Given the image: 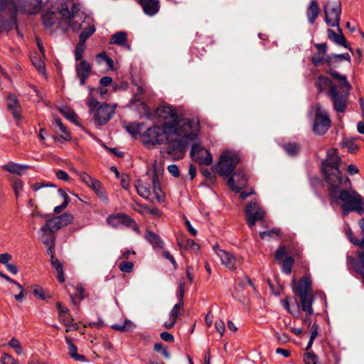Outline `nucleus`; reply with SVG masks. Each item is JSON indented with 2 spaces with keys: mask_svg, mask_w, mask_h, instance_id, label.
Segmentation results:
<instances>
[{
  "mask_svg": "<svg viewBox=\"0 0 364 364\" xmlns=\"http://www.w3.org/2000/svg\"><path fill=\"white\" fill-rule=\"evenodd\" d=\"M341 158L335 149L327 151L326 159L322 163V171L326 182L331 187V196L336 197L341 202V208L343 216L350 212L359 213L363 197L353 189H341L340 188L350 186L351 183L348 177L343 178L339 169Z\"/></svg>",
  "mask_w": 364,
  "mask_h": 364,
  "instance_id": "obj_1",
  "label": "nucleus"
},
{
  "mask_svg": "<svg viewBox=\"0 0 364 364\" xmlns=\"http://www.w3.org/2000/svg\"><path fill=\"white\" fill-rule=\"evenodd\" d=\"M173 124L164 123L161 127L154 126L148 128L141 135L143 143L147 146L161 144L165 141L172 151L182 152L191 142L184 138V133L178 132Z\"/></svg>",
  "mask_w": 364,
  "mask_h": 364,
  "instance_id": "obj_2",
  "label": "nucleus"
},
{
  "mask_svg": "<svg viewBox=\"0 0 364 364\" xmlns=\"http://www.w3.org/2000/svg\"><path fill=\"white\" fill-rule=\"evenodd\" d=\"M159 117L166 120L164 123L173 124L177 127L178 132L184 134V138L193 141L200 130L199 122L194 119H180L176 109L171 106H161L156 109Z\"/></svg>",
  "mask_w": 364,
  "mask_h": 364,
  "instance_id": "obj_3",
  "label": "nucleus"
},
{
  "mask_svg": "<svg viewBox=\"0 0 364 364\" xmlns=\"http://www.w3.org/2000/svg\"><path fill=\"white\" fill-rule=\"evenodd\" d=\"M87 105L92 119L100 126L105 125L110 120L116 108V105L111 106L107 103H100L92 97L87 100Z\"/></svg>",
  "mask_w": 364,
  "mask_h": 364,
  "instance_id": "obj_4",
  "label": "nucleus"
},
{
  "mask_svg": "<svg viewBox=\"0 0 364 364\" xmlns=\"http://www.w3.org/2000/svg\"><path fill=\"white\" fill-rule=\"evenodd\" d=\"M152 188L149 183L141 180L135 181L134 185L137 193L146 200H152L155 198L159 202H161L164 199L159 179L156 175H154L151 179Z\"/></svg>",
  "mask_w": 364,
  "mask_h": 364,
  "instance_id": "obj_5",
  "label": "nucleus"
},
{
  "mask_svg": "<svg viewBox=\"0 0 364 364\" xmlns=\"http://www.w3.org/2000/svg\"><path fill=\"white\" fill-rule=\"evenodd\" d=\"M60 14L65 18L69 27L75 31L83 28L88 21H92L91 17L84 16V14L80 13V5L74 4L70 11L68 7H63L60 10Z\"/></svg>",
  "mask_w": 364,
  "mask_h": 364,
  "instance_id": "obj_6",
  "label": "nucleus"
},
{
  "mask_svg": "<svg viewBox=\"0 0 364 364\" xmlns=\"http://www.w3.org/2000/svg\"><path fill=\"white\" fill-rule=\"evenodd\" d=\"M239 161L240 157L236 152L230 150L223 151L217 165L218 173L223 177L230 176Z\"/></svg>",
  "mask_w": 364,
  "mask_h": 364,
  "instance_id": "obj_7",
  "label": "nucleus"
},
{
  "mask_svg": "<svg viewBox=\"0 0 364 364\" xmlns=\"http://www.w3.org/2000/svg\"><path fill=\"white\" fill-rule=\"evenodd\" d=\"M184 287L185 282L183 279H181L178 282V291L176 292V297L178 301L172 308L170 312L168 321L164 322L163 324L164 327L166 329H170L173 327L180 311L183 308Z\"/></svg>",
  "mask_w": 364,
  "mask_h": 364,
  "instance_id": "obj_8",
  "label": "nucleus"
},
{
  "mask_svg": "<svg viewBox=\"0 0 364 364\" xmlns=\"http://www.w3.org/2000/svg\"><path fill=\"white\" fill-rule=\"evenodd\" d=\"M331 125V120L328 112L321 106L316 108L315 119L313 125V131L318 135L324 134Z\"/></svg>",
  "mask_w": 364,
  "mask_h": 364,
  "instance_id": "obj_9",
  "label": "nucleus"
},
{
  "mask_svg": "<svg viewBox=\"0 0 364 364\" xmlns=\"http://www.w3.org/2000/svg\"><path fill=\"white\" fill-rule=\"evenodd\" d=\"M350 90L337 89L329 96L333 103V109L338 113L345 112Z\"/></svg>",
  "mask_w": 364,
  "mask_h": 364,
  "instance_id": "obj_10",
  "label": "nucleus"
},
{
  "mask_svg": "<svg viewBox=\"0 0 364 364\" xmlns=\"http://www.w3.org/2000/svg\"><path fill=\"white\" fill-rule=\"evenodd\" d=\"M245 215L248 226L252 228L257 221L262 220L264 216V211L259 206L257 202L251 201L247 205Z\"/></svg>",
  "mask_w": 364,
  "mask_h": 364,
  "instance_id": "obj_11",
  "label": "nucleus"
},
{
  "mask_svg": "<svg viewBox=\"0 0 364 364\" xmlns=\"http://www.w3.org/2000/svg\"><path fill=\"white\" fill-rule=\"evenodd\" d=\"M41 5V0H16L14 2L16 12H23L26 14L38 13Z\"/></svg>",
  "mask_w": 364,
  "mask_h": 364,
  "instance_id": "obj_12",
  "label": "nucleus"
},
{
  "mask_svg": "<svg viewBox=\"0 0 364 364\" xmlns=\"http://www.w3.org/2000/svg\"><path fill=\"white\" fill-rule=\"evenodd\" d=\"M191 156L192 159L199 164L210 165L213 162L210 152L198 144L192 145Z\"/></svg>",
  "mask_w": 364,
  "mask_h": 364,
  "instance_id": "obj_13",
  "label": "nucleus"
},
{
  "mask_svg": "<svg viewBox=\"0 0 364 364\" xmlns=\"http://www.w3.org/2000/svg\"><path fill=\"white\" fill-rule=\"evenodd\" d=\"M77 174L82 181H83L89 188H92L99 197L106 198L104 186L100 181L92 178L85 172H77Z\"/></svg>",
  "mask_w": 364,
  "mask_h": 364,
  "instance_id": "obj_14",
  "label": "nucleus"
},
{
  "mask_svg": "<svg viewBox=\"0 0 364 364\" xmlns=\"http://www.w3.org/2000/svg\"><path fill=\"white\" fill-rule=\"evenodd\" d=\"M74 217L72 214L65 213L59 216L55 217L46 221L47 228H50L51 231L56 232L59 229L68 225L73 221Z\"/></svg>",
  "mask_w": 364,
  "mask_h": 364,
  "instance_id": "obj_15",
  "label": "nucleus"
},
{
  "mask_svg": "<svg viewBox=\"0 0 364 364\" xmlns=\"http://www.w3.org/2000/svg\"><path fill=\"white\" fill-rule=\"evenodd\" d=\"M357 257L356 259L352 256H347L346 262L349 268H353L356 273L361 276V282L364 285V252L358 251Z\"/></svg>",
  "mask_w": 364,
  "mask_h": 364,
  "instance_id": "obj_16",
  "label": "nucleus"
},
{
  "mask_svg": "<svg viewBox=\"0 0 364 364\" xmlns=\"http://www.w3.org/2000/svg\"><path fill=\"white\" fill-rule=\"evenodd\" d=\"M229 176L228 180L229 187L235 192L239 193L247 183V176L241 170H237L234 174Z\"/></svg>",
  "mask_w": 364,
  "mask_h": 364,
  "instance_id": "obj_17",
  "label": "nucleus"
},
{
  "mask_svg": "<svg viewBox=\"0 0 364 364\" xmlns=\"http://www.w3.org/2000/svg\"><path fill=\"white\" fill-rule=\"evenodd\" d=\"M325 21L331 27L339 28L340 16L341 14V4L328 10L327 6H324Z\"/></svg>",
  "mask_w": 364,
  "mask_h": 364,
  "instance_id": "obj_18",
  "label": "nucleus"
},
{
  "mask_svg": "<svg viewBox=\"0 0 364 364\" xmlns=\"http://www.w3.org/2000/svg\"><path fill=\"white\" fill-rule=\"evenodd\" d=\"M315 86L318 92H324L328 96H330L333 91L338 88L337 85L333 83L330 78L323 75H320L317 78Z\"/></svg>",
  "mask_w": 364,
  "mask_h": 364,
  "instance_id": "obj_19",
  "label": "nucleus"
},
{
  "mask_svg": "<svg viewBox=\"0 0 364 364\" xmlns=\"http://www.w3.org/2000/svg\"><path fill=\"white\" fill-rule=\"evenodd\" d=\"M213 250L223 265L231 270L235 269L236 259L233 255L216 246L213 247Z\"/></svg>",
  "mask_w": 364,
  "mask_h": 364,
  "instance_id": "obj_20",
  "label": "nucleus"
},
{
  "mask_svg": "<svg viewBox=\"0 0 364 364\" xmlns=\"http://www.w3.org/2000/svg\"><path fill=\"white\" fill-rule=\"evenodd\" d=\"M293 283V291L296 295L301 296L309 294V291L311 290V281L309 277H304L301 278L297 284L294 279Z\"/></svg>",
  "mask_w": 364,
  "mask_h": 364,
  "instance_id": "obj_21",
  "label": "nucleus"
},
{
  "mask_svg": "<svg viewBox=\"0 0 364 364\" xmlns=\"http://www.w3.org/2000/svg\"><path fill=\"white\" fill-rule=\"evenodd\" d=\"M76 75L80 80V85H84L87 78L91 73V66L86 60H81L76 63L75 65Z\"/></svg>",
  "mask_w": 364,
  "mask_h": 364,
  "instance_id": "obj_22",
  "label": "nucleus"
},
{
  "mask_svg": "<svg viewBox=\"0 0 364 364\" xmlns=\"http://www.w3.org/2000/svg\"><path fill=\"white\" fill-rule=\"evenodd\" d=\"M55 231H51L50 228H47L46 223L38 231L39 239L44 245H55Z\"/></svg>",
  "mask_w": 364,
  "mask_h": 364,
  "instance_id": "obj_23",
  "label": "nucleus"
},
{
  "mask_svg": "<svg viewBox=\"0 0 364 364\" xmlns=\"http://www.w3.org/2000/svg\"><path fill=\"white\" fill-rule=\"evenodd\" d=\"M315 47L318 50V53H315L311 58L312 63L316 66H319L326 62V57L327 53L326 43H317Z\"/></svg>",
  "mask_w": 364,
  "mask_h": 364,
  "instance_id": "obj_24",
  "label": "nucleus"
},
{
  "mask_svg": "<svg viewBox=\"0 0 364 364\" xmlns=\"http://www.w3.org/2000/svg\"><path fill=\"white\" fill-rule=\"evenodd\" d=\"M320 8L316 0H311L306 10V15L308 22L313 25L320 14Z\"/></svg>",
  "mask_w": 364,
  "mask_h": 364,
  "instance_id": "obj_25",
  "label": "nucleus"
},
{
  "mask_svg": "<svg viewBox=\"0 0 364 364\" xmlns=\"http://www.w3.org/2000/svg\"><path fill=\"white\" fill-rule=\"evenodd\" d=\"M339 31L340 33H337L331 29H328L327 33L328 38L333 41L336 44L348 48L352 53H353L352 48L348 46L346 38L341 33V29H339Z\"/></svg>",
  "mask_w": 364,
  "mask_h": 364,
  "instance_id": "obj_26",
  "label": "nucleus"
},
{
  "mask_svg": "<svg viewBox=\"0 0 364 364\" xmlns=\"http://www.w3.org/2000/svg\"><path fill=\"white\" fill-rule=\"evenodd\" d=\"M144 13L149 16L155 15L159 10L158 0H139Z\"/></svg>",
  "mask_w": 364,
  "mask_h": 364,
  "instance_id": "obj_27",
  "label": "nucleus"
},
{
  "mask_svg": "<svg viewBox=\"0 0 364 364\" xmlns=\"http://www.w3.org/2000/svg\"><path fill=\"white\" fill-rule=\"evenodd\" d=\"M129 221H131V218L122 213L112 215L107 218L108 224L114 228H118L122 224L127 225Z\"/></svg>",
  "mask_w": 364,
  "mask_h": 364,
  "instance_id": "obj_28",
  "label": "nucleus"
},
{
  "mask_svg": "<svg viewBox=\"0 0 364 364\" xmlns=\"http://www.w3.org/2000/svg\"><path fill=\"white\" fill-rule=\"evenodd\" d=\"M42 20L44 26L47 29L59 23L58 14L51 11H44L42 16Z\"/></svg>",
  "mask_w": 364,
  "mask_h": 364,
  "instance_id": "obj_29",
  "label": "nucleus"
},
{
  "mask_svg": "<svg viewBox=\"0 0 364 364\" xmlns=\"http://www.w3.org/2000/svg\"><path fill=\"white\" fill-rule=\"evenodd\" d=\"M7 107L11 111L14 118L18 119L21 117V107L18 104V99L15 95H10L7 99Z\"/></svg>",
  "mask_w": 364,
  "mask_h": 364,
  "instance_id": "obj_30",
  "label": "nucleus"
},
{
  "mask_svg": "<svg viewBox=\"0 0 364 364\" xmlns=\"http://www.w3.org/2000/svg\"><path fill=\"white\" fill-rule=\"evenodd\" d=\"M127 36L124 31H118L115 33L109 41L110 44H116L121 46H125L130 50V46L127 43Z\"/></svg>",
  "mask_w": 364,
  "mask_h": 364,
  "instance_id": "obj_31",
  "label": "nucleus"
},
{
  "mask_svg": "<svg viewBox=\"0 0 364 364\" xmlns=\"http://www.w3.org/2000/svg\"><path fill=\"white\" fill-rule=\"evenodd\" d=\"M302 310L306 311L307 315L311 316L314 314L312 304L314 296L311 294L299 296Z\"/></svg>",
  "mask_w": 364,
  "mask_h": 364,
  "instance_id": "obj_32",
  "label": "nucleus"
},
{
  "mask_svg": "<svg viewBox=\"0 0 364 364\" xmlns=\"http://www.w3.org/2000/svg\"><path fill=\"white\" fill-rule=\"evenodd\" d=\"M28 167V166L15 164L14 162H9L2 166L4 170L17 175H21Z\"/></svg>",
  "mask_w": 364,
  "mask_h": 364,
  "instance_id": "obj_33",
  "label": "nucleus"
},
{
  "mask_svg": "<svg viewBox=\"0 0 364 364\" xmlns=\"http://www.w3.org/2000/svg\"><path fill=\"white\" fill-rule=\"evenodd\" d=\"M178 245L185 250H190L193 252H198L200 250V245L191 239L178 240Z\"/></svg>",
  "mask_w": 364,
  "mask_h": 364,
  "instance_id": "obj_34",
  "label": "nucleus"
},
{
  "mask_svg": "<svg viewBox=\"0 0 364 364\" xmlns=\"http://www.w3.org/2000/svg\"><path fill=\"white\" fill-rule=\"evenodd\" d=\"M83 31L80 35V43L85 44L86 40L91 36L95 31V26L92 21H88L87 24L83 26Z\"/></svg>",
  "mask_w": 364,
  "mask_h": 364,
  "instance_id": "obj_35",
  "label": "nucleus"
},
{
  "mask_svg": "<svg viewBox=\"0 0 364 364\" xmlns=\"http://www.w3.org/2000/svg\"><path fill=\"white\" fill-rule=\"evenodd\" d=\"M83 31L80 35V43L85 44L86 40L91 36L95 31V26L92 21H88L87 24L83 26Z\"/></svg>",
  "mask_w": 364,
  "mask_h": 364,
  "instance_id": "obj_36",
  "label": "nucleus"
},
{
  "mask_svg": "<svg viewBox=\"0 0 364 364\" xmlns=\"http://www.w3.org/2000/svg\"><path fill=\"white\" fill-rule=\"evenodd\" d=\"M83 31L80 35V43L85 44L86 40L91 36L95 31V26L92 21H88L87 24L83 26Z\"/></svg>",
  "mask_w": 364,
  "mask_h": 364,
  "instance_id": "obj_37",
  "label": "nucleus"
},
{
  "mask_svg": "<svg viewBox=\"0 0 364 364\" xmlns=\"http://www.w3.org/2000/svg\"><path fill=\"white\" fill-rule=\"evenodd\" d=\"M65 339L68 346L69 355L76 360L85 361V356L77 354V348L76 346L73 343L70 338L66 336Z\"/></svg>",
  "mask_w": 364,
  "mask_h": 364,
  "instance_id": "obj_38",
  "label": "nucleus"
},
{
  "mask_svg": "<svg viewBox=\"0 0 364 364\" xmlns=\"http://www.w3.org/2000/svg\"><path fill=\"white\" fill-rule=\"evenodd\" d=\"M330 74L334 79L340 82V85L338 86V89L351 90L352 86L348 82L345 75H341L336 70H331Z\"/></svg>",
  "mask_w": 364,
  "mask_h": 364,
  "instance_id": "obj_39",
  "label": "nucleus"
},
{
  "mask_svg": "<svg viewBox=\"0 0 364 364\" xmlns=\"http://www.w3.org/2000/svg\"><path fill=\"white\" fill-rule=\"evenodd\" d=\"M145 237L154 247L162 248L164 247L163 241L161 240L160 237L154 232L147 231Z\"/></svg>",
  "mask_w": 364,
  "mask_h": 364,
  "instance_id": "obj_40",
  "label": "nucleus"
},
{
  "mask_svg": "<svg viewBox=\"0 0 364 364\" xmlns=\"http://www.w3.org/2000/svg\"><path fill=\"white\" fill-rule=\"evenodd\" d=\"M51 265L58 273L57 279L59 282L63 283L65 282L64 271L62 263L58 259H53L50 261Z\"/></svg>",
  "mask_w": 364,
  "mask_h": 364,
  "instance_id": "obj_41",
  "label": "nucleus"
},
{
  "mask_svg": "<svg viewBox=\"0 0 364 364\" xmlns=\"http://www.w3.org/2000/svg\"><path fill=\"white\" fill-rule=\"evenodd\" d=\"M111 327L114 330L124 332L132 331L135 328V325L130 320L126 319L122 324H113Z\"/></svg>",
  "mask_w": 364,
  "mask_h": 364,
  "instance_id": "obj_42",
  "label": "nucleus"
},
{
  "mask_svg": "<svg viewBox=\"0 0 364 364\" xmlns=\"http://www.w3.org/2000/svg\"><path fill=\"white\" fill-rule=\"evenodd\" d=\"M8 345L14 350L17 355H21L24 354L23 348L17 338L13 337L9 341Z\"/></svg>",
  "mask_w": 364,
  "mask_h": 364,
  "instance_id": "obj_43",
  "label": "nucleus"
},
{
  "mask_svg": "<svg viewBox=\"0 0 364 364\" xmlns=\"http://www.w3.org/2000/svg\"><path fill=\"white\" fill-rule=\"evenodd\" d=\"M60 111L69 121L74 124H77V116L73 110L65 107L60 108Z\"/></svg>",
  "mask_w": 364,
  "mask_h": 364,
  "instance_id": "obj_44",
  "label": "nucleus"
},
{
  "mask_svg": "<svg viewBox=\"0 0 364 364\" xmlns=\"http://www.w3.org/2000/svg\"><path fill=\"white\" fill-rule=\"evenodd\" d=\"M294 262L292 257H287L284 259L282 264V271L285 274H289L291 272V267Z\"/></svg>",
  "mask_w": 364,
  "mask_h": 364,
  "instance_id": "obj_45",
  "label": "nucleus"
},
{
  "mask_svg": "<svg viewBox=\"0 0 364 364\" xmlns=\"http://www.w3.org/2000/svg\"><path fill=\"white\" fill-rule=\"evenodd\" d=\"M31 61L34 67L41 73H45V65L40 57L34 55L31 58Z\"/></svg>",
  "mask_w": 364,
  "mask_h": 364,
  "instance_id": "obj_46",
  "label": "nucleus"
},
{
  "mask_svg": "<svg viewBox=\"0 0 364 364\" xmlns=\"http://www.w3.org/2000/svg\"><path fill=\"white\" fill-rule=\"evenodd\" d=\"M119 269L120 271L126 273H130L133 271L134 263L132 262L124 261L119 263Z\"/></svg>",
  "mask_w": 364,
  "mask_h": 364,
  "instance_id": "obj_47",
  "label": "nucleus"
},
{
  "mask_svg": "<svg viewBox=\"0 0 364 364\" xmlns=\"http://www.w3.org/2000/svg\"><path fill=\"white\" fill-rule=\"evenodd\" d=\"M154 350L156 352H161L164 358H170V353L162 343H156L154 346Z\"/></svg>",
  "mask_w": 364,
  "mask_h": 364,
  "instance_id": "obj_48",
  "label": "nucleus"
},
{
  "mask_svg": "<svg viewBox=\"0 0 364 364\" xmlns=\"http://www.w3.org/2000/svg\"><path fill=\"white\" fill-rule=\"evenodd\" d=\"M284 149L289 155L294 156L299 151V146L296 143H289L284 146Z\"/></svg>",
  "mask_w": 364,
  "mask_h": 364,
  "instance_id": "obj_49",
  "label": "nucleus"
},
{
  "mask_svg": "<svg viewBox=\"0 0 364 364\" xmlns=\"http://www.w3.org/2000/svg\"><path fill=\"white\" fill-rule=\"evenodd\" d=\"M1 363L2 364H18L17 360L11 355L7 353H2Z\"/></svg>",
  "mask_w": 364,
  "mask_h": 364,
  "instance_id": "obj_50",
  "label": "nucleus"
},
{
  "mask_svg": "<svg viewBox=\"0 0 364 364\" xmlns=\"http://www.w3.org/2000/svg\"><path fill=\"white\" fill-rule=\"evenodd\" d=\"M14 284L17 287L19 290V293L18 294L14 295V298L16 301H22L24 298H26L27 295V291L23 288V287L16 282Z\"/></svg>",
  "mask_w": 364,
  "mask_h": 364,
  "instance_id": "obj_51",
  "label": "nucleus"
},
{
  "mask_svg": "<svg viewBox=\"0 0 364 364\" xmlns=\"http://www.w3.org/2000/svg\"><path fill=\"white\" fill-rule=\"evenodd\" d=\"M85 48V44L78 43L75 50V58L77 61L80 60Z\"/></svg>",
  "mask_w": 364,
  "mask_h": 364,
  "instance_id": "obj_52",
  "label": "nucleus"
},
{
  "mask_svg": "<svg viewBox=\"0 0 364 364\" xmlns=\"http://www.w3.org/2000/svg\"><path fill=\"white\" fill-rule=\"evenodd\" d=\"M345 235L353 245L359 246L360 240L353 237V232L349 226L345 228Z\"/></svg>",
  "mask_w": 364,
  "mask_h": 364,
  "instance_id": "obj_53",
  "label": "nucleus"
},
{
  "mask_svg": "<svg viewBox=\"0 0 364 364\" xmlns=\"http://www.w3.org/2000/svg\"><path fill=\"white\" fill-rule=\"evenodd\" d=\"M342 146L347 148L350 153H354L358 149V145L352 140H347L343 142Z\"/></svg>",
  "mask_w": 364,
  "mask_h": 364,
  "instance_id": "obj_54",
  "label": "nucleus"
},
{
  "mask_svg": "<svg viewBox=\"0 0 364 364\" xmlns=\"http://www.w3.org/2000/svg\"><path fill=\"white\" fill-rule=\"evenodd\" d=\"M304 361L305 364H316L317 358L314 353L309 352L304 355Z\"/></svg>",
  "mask_w": 364,
  "mask_h": 364,
  "instance_id": "obj_55",
  "label": "nucleus"
},
{
  "mask_svg": "<svg viewBox=\"0 0 364 364\" xmlns=\"http://www.w3.org/2000/svg\"><path fill=\"white\" fill-rule=\"evenodd\" d=\"M287 250L286 247L282 245L280 246L275 252V259L277 262H281V260L284 258V257L286 255Z\"/></svg>",
  "mask_w": 364,
  "mask_h": 364,
  "instance_id": "obj_56",
  "label": "nucleus"
},
{
  "mask_svg": "<svg viewBox=\"0 0 364 364\" xmlns=\"http://www.w3.org/2000/svg\"><path fill=\"white\" fill-rule=\"evenodd\" d=\"M140 126L141 125L139 124H132L127 125L126 127V129L129 134L134 136V135L137 134L138 133H139Z\"/></svg>",
  "mask_w": 364,
  "mask_h": 364,
  "instance_id": "obj_57",
  "label": "nucleus"
},
{
  "mask_svg": "<svg viewBox=\"0 0 364 364\" xmlns=\"http://www.w3.org/2000/svg\"><path fill=\"white\" fill-rule=\"evenodd\" d=\"M23 182L19 179H16L13 182V188L16 197H18L20 192L23 189Z\"/></svg>",
  "mask_w": 364,
  "mask_h": 364,
  "instance_id": "obj_58",
  "label": "nucleus"
},
{
  "mask_svg": "<svg viewBox=\"0 0 364 364\" xmlns=\"http://www.w3.org/2000/svg\"><path fill=\"white\" fill-rule=\"evenodd\" d=\"M33 293L36 297L39 298L40 299L43 300L46 298L43 289L41 287L34 286Z\"/></svg>",
  "mask_w": 364,
  "mask_h": 364,
  "instance_id": "obj_59",
  "label": "nucleus"
},
{
  "mask_svg": "<svg viewBox=\"0 0 364 364\" xmlns=\"http://www.w3.org/2000/svg\"><path fill=\"white\" fill-rule=\"evenodd\" d=\"M325 63L328 66H336L338 63H339L338 59H336V54L326 55Z\"/></svg>",
  "mask_w": 364,
  "mask_h": 364,
  "instance_id": "obj_60",
  "label": "nucleus"
},
{
  "mask_svg": "<svg viewBox=\"0 0 364 364\" xmlns=\"http://www.w3.org/2000/svg\"><path fill=\"white\" fill-rule=\"evenodd\" d=\"M121 186L125 190H129L130 188V178L127 175H123L121 178Z\"/></svg>",
  "mask_w": 364,
  "mask_h": 364,
  "instance_id": "obj_61",
  "label": "nucleus"
},
{
  "mask_svg": "<svg viewBox=\"0 0 364 364\" xmlns=\"http://www.w3.org/2000/svg\"><path fill=\"white\" fill-rule=\"evenodd\" d=\"M280 233V230L278 228H274L270 231H264L259 232V236L261 239H264L267 236L271 237L273 234L279 235Z\"/></svg>",
  "mask_w": 364,
  "mask_h": 364,
  "instance_id": "obj_62",
  "label": "nucleus"
},
{
  "mask_svg": "<svg viewBox=\"0 0 364 364\" xmlns=\"http://www.w3.org/2000/svg\"><path fill=\"white\" fill-rule=\"evenodd\" d=\"M215 327L216 330L218 331V332L220 333V335L223 336L225 332V323H224L223 321V320L216 321L215 323Z\"/></svg>",
  "mask_w": 364,
  "mask_h": 364,
  "instance_id": "obj_63",
  "label": "nucleus"
},
{
  "mask_svg": "<svg viewBox=\"0 0 364 364\" xmlns=\"http://www.w3.org/2000/svg\"><path fill=\"white\" fill-rule=\"evenodd\" d=\"M168 172L174 177H178L180 176L178 168L175 164H171L168 166Z\"/></svg>",
  "mask_w": 364,
  "mask_h": 364,
  "instance_id": "obj_64",
  "label": "nucleus"
}]
</instances>
